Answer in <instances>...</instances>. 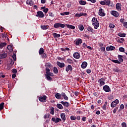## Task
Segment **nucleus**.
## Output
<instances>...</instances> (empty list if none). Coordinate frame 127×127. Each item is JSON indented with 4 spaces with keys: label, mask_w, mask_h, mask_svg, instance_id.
I'll list each match as a JSON object with an SVG mask.
<instances>
[{
    "label": "nucleus",
    "mask_w": 127,
    "mask_h": 127,
    "mask_svg": "<svg viewBox=\"0 0 127 127\" xmlns=\"http://www.w3.org/2000/svg\"><path fill=\"white\" fill-rule=\"evenodd\" d=\"M92 25L94 26L95 29H98V27L100 26V24H99V21H98V19L96 17H93L92 19Z\"/></svg>",
    "instance_id": "1"
},
{
    "label": "nucleus",
    "mask_w": 127,
    "mask_h": 127,
    "mask_svg": "<svg viewBox=\"0 0 127 127\" xmlns=\"http://www.w3.org/2000/svg\"><path fill=\"white\" fill-rule=\"evenodd\" d=\"M54 27L55 28H59V27H61V28H64V27H65V24L60 23H57L54 24Z\"/></svg>",
    "instance_id": "2"
},
{
    "label": "nucleus",
    "mask_w": 127,
    "mask_h": 127,
    "mask_svg": "<svg viewBox=\"0 0 127 127\" xmlns=\"http://www.w3.org/2000/svg\"><path fill=\"white\" fill-rule=\"evenodd\" d=\"M100 4L102 5H110L111 4V0H104L100 2Z\"/></svg>",
    "instance_id": "3"
},
{
    "label": "nucleus",
    "mask_w": 127,
    "mask_h": 127,
    "mask_svg": "<svg viewBox=\"0 0 127 127\" xmlns=\"http://www.w3.org/2000/svg\"><path fill=\"white\" fill-rule=\"evenodd\" d=\"M46 99H47V97L46 95H43L39 97V101L42 103H45L46 102Z\"/></svg>",
    "instance_id": "4"
},
{
    "label": "nucleus",
    "mask_w": 127,
    "mask_h": 127,
    "mask_svg": "<svg viewBox=\"0 0 127 127\" xmlns=\"http://www.w3.org/2000/svg\"><path fill=\"white\" fill-rule=\"evenodd\" d=\"M120 103V101L118 99H116L115 101H113L111 104V108H115L118 104Z\"/></svg>",
    "instance_id": "5"
},
{
    "label": "nucleus",
    "mask_w": 127,
    "mask_h": 127,
    "mask_svg": "<svg viewBox=\"0 0 127 127\" xmlns=\"http://www.w3.org/2000/svg\"><path fill=\"white\" fill-rule=\"evenodd\" d=\"M98 15H100V16H105L106 15V13H105V10H104L102 8H100L99 10Z\"/></svg>",
    "instance_id": "6"
},
{
    "label": "nucleus",
    "mask_w": 127,
    "mask_h": 127,
    "mask_svg": "<svg viewBox=\"0 0 127 127\" xmlns=\"http://www.w3.org/2000/svg\"><path fill=\"white\" fill-rule=\"evenodd\" d=\"M105 80L104 78H101L98 80V82L99 83L100 87H103V86L105 85Z\"/></svg>",
    "instance_id": "7"
},
{
    "label": "nucleus",
    "mask_w": 127,
    "mask_h": 127,
    "mask_svg": "<svg viewBox=\"0 0 127 127\" xmlns=\"http://www.w3.org/2000/svg\"><path fill=\"white\" fill-rule=\"evenodd\" d=\"M111 14L115 16V17H119L120 16V13L117 11L112 10L111 11Z\"/></svg>",
    "instance_id": "8"
},
{
    "label": "nucleus",
    "mask_w": 127,
    "mask_h": 127,
    "mask_svg": "<svg viewBox=\"0 0 127 127\" xmlns=\"http://www.w3.org/2000/svg\"><path fill=\"white\" fill-rule=\"evenodd\" d=\"M36 16H37V17L42 18L44 17L45 15L44 13H43V12H42V11H38L37 12V15H36Z\"/></svg>",
    "instance_id": "9"
},
{
    "label": "nucleus",
    "mask_w": 127,
    "mask_h": 127,
    "mask_svg": "<svg viewBox=\"0 0 127 127\" xmlns=\"http://www.w3.org/2000/svg\"><path fill=\"white\" fill-rule=\"evenodd\" d=\"M103 90L105 92H111V88H110V86L108 85H104L103 86Z\"/></svg>",
    "instance_id": "10"
},
{
    "label": "nucleus",
    "mask_w": 127,
    "mask_h": 127,
    "mask_svg": "<svg viewBox=\"0 0 127 127\" xmlns=\"http://www.w3.org/2000/svg\"><path fill=\"white\" fill-rule=\"evenodd\" d=\"M65 71L67 72H69V71H73V67H72V65L68 64L66 66Z\"/></svg>",
    "instance_id": "11"
},
{
    "label": "nucleus",
    "mask_w": 127,
    "mask_h": 127,
    "mask_svg": "<svg viewBox=\"0 0 127 127\" xmlns=\"http://www.w3.org/2000/svg\"><path fill=\"white\" fill-rule=\"evenodd\" d=\"M57 65L60 67V68H64L65 67V64L64 63H61L60 62H57Z\"/></svg>",
    "instance_id": "12"
},
{
    "label": "nucleus",
    "mask_w": 127,
    "mask_h": 127,
    "mask_svg": "<svg viewBox=\"0 0 127 127\" xmlns=\"http://www.w3.org/2000/svg\"><path fill=\"white\" fill-rule=\"evenodd\" d=\"M116 49V47L113 46H110L109 47H106V51H112L113 50H115Z\"/></svg>",
    "instance_id": "13"
},
{
    "label": "nucleus",
    "mask_w": 127,
    "mask_h": 127,
    "mask_svg": "<svg viewBox=\"0 0 127 127\" xmlns=\"http://www.w3.org/2000/svg\"><path fill=\"white\" fill-rule=\"evenodd\" d=\"M73 56L75 59H79L80 55L78 52H76L73 54Z\"/></svg>",
    "instance_id": "14"
},
{
    "label": "nucleus",
    "mask_w": 127,
    "mask_h": 127,
    "mask_svg": "<svg viewBox=\"0 0 127 127\" xmlns=\"http://www.w3.org/2000/svg\"><path fill=\"white\" fill-rule=\"evenodd\" d=\"M60 103L61 104L63 105L64 107H66V108H68V107L70 106V103H69V102H65L64 101H61Z\"/></svg>",
    "instance_id": "15"
},
{
    "label": "nucleus",
    "mask_w": 127,
    "mask_h": 127,
    "mask_svg": "<svg viewBox=\"0 0 127 127\" xmlns=\"http://www.w3.org/2000/svg\"><path fill=\"white\" fill-rule=\"evenodd\" d=\"M75 45L76 46H79L80 44L82 43V39H78L77 40H75Z\"/></svg>",
    "instance_id": "16"
},
{
    "label": "nucleus",
    "mask_w": 127,
    "mask_h": 127,
    "mask_svg": "<svg viewBox=\"0 0 127 127\" xmlns=\"http://www.w3.org/2000/svg\"><path fill=\"white\" fill-rule=\"evenodd\" d=\"M118 60L119 61V62H124V56H122L121 55H118Z\"/></svg>",
    "instance_id": "17"
},
{
    "label": "nucleus",
    "mask_w": 127,
    "mask_h": 127,
    "mask_svg": "<svg viewBox=\"0 0 127 127\" xmlns=\"http://www.w3.org/2000/svg\"><path fill=\"white\" fill-rule=\"evenodd\" d=\"M61 95L64 98V100H65V101L69 100V98L67 97V95H66V94H65V93L62 92Z\"/></svg>",
    "instance_id": "18"
},
{
    "label": "nucleus",
    "mask_w": 127,
    "mask_h": 127,
    "mask_svg": "<svg viewBox=\"0 0 127 127\" xmlns=\"http://www.w3.org/2000/svg\"><path fill=\"white\" fill-rule=\"evenodd\" d=\"M61 118L63 120V122L66 121V115L64 113H62L61 114Z\"/></svg>",
    "instance_id": "19"
},
{
    "label": "nucleus",
    "mask_w": 127,
    "mask_h": 127,
    "mask_svg": "<svg viewBox=\"0 0 127 127\" xmlns=\"http://www.w3.org/2000/svg\"><path fill=\"white\" fill-rule=\"evenodd\" d=\"M121 6H122V4L120 3H117L116 7V9H117V10H122V7Z\"/></svg>",
    "instance_id": "20"
},
{
    "label": "nucleus",
    "mask_w": 127,
    "mask_h": 127,
    "mask_svg": "<svg viewBox=\"0 0 127 127\" xmlns=\"http://www.w3.org/2000/svg\"><path fill=\"white\" fill-rule=\"evenodd\" d=\"M16 52H17L16 51H13L12 58L14 61H16Z\"/></svg>",
    "instance_id": "21"
},
{
    "label": "nucleus",
    "mask_w": 127,
    "mask_h": 127,
    "mask_svg": "<svg viewBox=\"0 0 127 127\" xmlns=\"http://www.w3.org/2000/svg\"><path fill=\"white\" fill-rule=\"evenodd\" d=\"M87 66H88V63L86 62H83L81 64V68H82V69H85Z\"/></svg>",
    "instance_id": "22"
},
{
    "label": "nucleus",
    "mask_w": 127,
    "mask_h": 127,
    "mask_svg": "<svg viewBox=\"0 0 127 127\" xmlns=\"http://www.w3.org/2000/svg\"><path fill=\"white\" fill-rule=\"evenodd\" d=\"M7 56L6 53H3L0 55V59H3Z\"/></svg>",
    "instance_id": "23"
},
{
    "label": "nucleus",
    "mask_w": 127,
    "mask_h": 127,
    "mask_svg": "<svg viewBox=\"0 0 127 127\" xmlns=\"http://www.w3.org/2000/svg\"><path fill=\"white\" fill-rule=\"evenodd\" d=\"M49 28V26L48 25H43L41 26V28L43 29V30H46V29H48Z\"/></svg>",
    "instance_id": "24"
},
{
    "label": "nucleus",
    "mask_w": 127,
    "mask_h": 127,
    "mask_svg": "<svg viewBox=\"0 0 127 127\" xmlns=\"http://www.w3.org/2000/svg\"><path fill=\"white\" fill-rule=\"evenodd\" d=\"M7 49L9 50V52H12V51H13V48L11 45H8L7 47Z\"/></svg>",
    "instance_id": "25"
},
{
    "label": "nucleus",
    "mask_w": 127,
    "mask_h": 127,
    "mask_svg": "<svg viewBox=\"0 0 127 127\" xmlns=\"http://www.w3.org/2000/svg\"><path fill=\"white\" fill-rule=\"evenodd\" d=\"M44 53V49L43 48H41L39 51V55H42Z\"/></svg>",
    "instance_id": "26"
},
{
    "label": "nucleus",
    "mask_w": 127,
    "mask_h": 127,
    "mask_svg": "<svg viewBox=\"0 0 127 127\" xmlns=\"http://www.w3.org/2000/svg\"><path fill=\"white\" fill-rule=\"evenodd\" d=\"M46 68H51L52 67V64L50 63H47L45 64Z\"/></svg>",
    "instance_id": "27"
},
{
    "label": "nucleus",
    "mask_w": 127,
    "mask_h": 127,
    "mask_svg": "<svg viewBox=\"0 0 127 127\" xmlns=\"http://www.w3.org/2000/svg\"><path fill=\"white\" fill-rule=\"evenodd\" d=\"M53 35L55 38H59L60 37V34L56 33H53Z\"/></svg>",
    "instance_id": "28"
},
{
    "label": "nucleus",
    "mask_w": 127,
    "mask_h": 127,
    "mask_svg": "<svg viewBox=\"0 0 127 127\" xmlns=\"http://www.w3.org/2000/svg\"><path fill=\"white\" fill-rule=\"evenodd\" d=\"M67 28H69L70 29H75V26L72 25L66 24Z\"/></svg>",
    "instance_id": "29"
},
{
    "label": "nucleus",
    "mask_w": 127,
    "mask_h": 127,
    "mask_svg": "<svg viewBox=\"0 0 127 127\" xmlns=\"http://www.w3.org/2000/svg\"><path fill=\"white\" fill-rule=\"evenodd\" d=\"M126 33H122L121 32H120L118 33V36H120V37H126Z\"/></svg>",
    "instance_id": "30"
},
{
    "label": "nucleus",
    "mask_w": 127,
    "mask_h": 127,
    "mask_svg": "<svg viewBox=\"0 0 127 127\" xmlns=\"http://www.w3.org/2000/svg\"><path fill=\"white\" fill-rule=\"evenodd\" d=\"M87 30L88 31H89L90 32H92V33H94V29L93 28H92L91 27L88 26L87 27Z\"/></svg>",
    "instance_id": "31"
},
{
    "label": "nucleus",
    "mask_w": 127,
    "mask_h": 127,
    "mask_svg": "<svg viewBox=\"0 0 127 127\" xmlns=\"http://www.w3.org/2000/svg\"><path fill=\"white\" fill-rule=\"evenodd\" d=\"M45 76L48 80H49L50 81L52 80V77L50 76V74H45Z\"/></svg>",
    "instance_id": "32"
},
{
    "label": "nucleus",
    "mask_w": 127,
    "mask_h": 127,
    "mask_svg": "<svg viewBox=\"0 0 127 127\" xmlns=\"http://www.w3.org/2000/svg\"><path fill=\"white\" fill-rule=\"evenodd\" d=\"M57 107L58 109H60V110H63V109H64L63 106H62V104H58Z\"/></svg>",
    "instance_id": "33"
},
{
    "label": "nucleus",
    "mask_w": 127,
    "mask_h": 127,
    "mask_svg": "<svg viewBox=\"0 0 127 127\" xmlns=\"http://www.w3.org/2000/svg\"><path fill=\"white\" fill-rule=\"evenodd\" d=\"M111 61L116 64H121V62L119 61L118 60H112Z\"/></svg>",
    "instance_id": "34"
},
{
    "label": "nucleus",
    "mask_w": 127,
    "mask_h": 127,
    "mask_svg": "<svg viewBox=\"0 0 127 127\" xmlns=\"http://www.w3.org/2000/svg\"><path fill=\"white\" fill-rule=\"evenodd\" d=\"M9 65L10 66V67H11L12 66H13V64H14V61H13V59H11L9 61Z\"/></svg>",
    "instance_id": "35"
},
{
    "label": "nucleus",
    "mask_w": 127,
    "mask_h": 127,
    "mask_svg": "<svg viewBox=\"0 0 127 127\" xmlns=\"http://www.w3.org/2000/svg\"><path fill=\"white\" fill-rule=\"evenodd\" d=\"M112 70L114 72H120V69L117 66L114 67Z\"/></svg>",
    "instance_id": "36"
},
{
    "label": "nucleus",
    "mask_w": 127,
    "mask_h": 127,
    "mask_svg": "<svg viewBox=\"0 0 127 127\" xmlns=\"http://www.w3.org/2000/svg\"><path fill=\"white\" fill-rule=\"evenodd\" d=\"M78 28L79 30H80L81 31H83V30H84V26H83V25L82 24L79 25Z\"/></svg>",
    "instance_id": "37"
},
{
    "label": "nucleus",
    "mask_w": 127,
    "mask_h": 127,
    "mask_svg": "<svg viewBox=\"0 0 127 127\" xmlns=\"http://www.w3.org/2000/svg\"><path fill=\"white\" fill-rule=\"evenodd\" d=\"M26 3L27 4H29V5H33V4L34 3V2H33V1H32V0H30V1H26Z\"/></svg>",
    "instance_id": "38"
},
{
    "label": "nucleus",
    "mask_w": 127,
    "mask_h": 127,
    "mask_svg": "<svg viewBox=\"0 0 127 127\" xmlns=\"http://www.w3.org/2000/svg\"><path fill=\"white\" fill-rule=\"evenodd\" d=\"M6 45V43H2L0 44V49H2L4 46Z\"/></svg>",
    "instance_id": "39"
},
{
    "label": "nucleus",
    "mask_w": 127,
    "mask_h": 127,
    "mask_svg": "<svg viewBox=\"0 0 127 127\" xmlns=\"http://www.w3.org/2000/svg\"><path fill=\"white\" fill-rule=\"evenodd\" d=\"M41 55L42 59H46V58H47V55L46 53H44L43 54Z\"/></svg>",
    "instance_id": "40"
},
{
    "label": "nucleus",
    "mask_w": 127,
    "mask_h": 127,
    "mask_svg": "<svg viewBox=\"0 0 127 127\" xmlns=\"http://www.w3.org/2000/svg\"><path fill=\"white\" fill-rule=\"evenodd\" d=\"M70 14V12H62L61 13V15H69V14Z\"/></svg>",
    "instance_id": "41"
},
{
    "label": "nucleus",
    "mask_w": 127,
    "mask_h": 127,
    "mask_svg": "<svg viewBox=\"0 0 127 127\" xmlns=\"http://www.w3.org/2000/svg\"><path fill=\"white\" fill-rule=\"evenodd\" d=\"M61 94L60 93H57L56 95H55V97L57 99H61Z\"/></svg>",
    "instance_id": "42"
},
{
    "label": "nucleus",
    "mask_w": 127,
    "mask_h": 127,
    "mask_svg": "<svg viewBox=\"0 0 127 127\" xmlns=\"http://www.w3.org/2000/svg\"><path fill=\"white\" fill-rule=\"evenodd\" d=\"M66 61L68 64H73V60H71V59H67Z\"/></svg>",
    "instance_id": "43"
},
{
    "label": "nucleus",
    "mask_w": 127,
    "mask_h": 127,
    "mask_svg": "<svg viewBox=\"0 0 127 127\" xmlns=\"http://www.w3.org/2000/svg\"><path fill=\"white\" fill-rule=\"evenodd\" d=\"M53 71L55 74H57V73H58V68H57V67H54Z\"/></svg>",
    "instance_id": "44"
},
{
    "label": "nucleus",
    "mask_w": 127,
    "mask_h": 127,
    "mask_svg": "<svg viewBox=\"0 0 127 127\" xmlns=\"http://www.w3.org/2000/svg\"><path fill=\"white\" fill-rule=\"evenodd\" d=\"M79 3L81 5H85L86 4V3H87V2L84 1V0H80L79 1Z\"/></svg>",
    "instance_id": "45"
},
{
    "label": "nucleus",
    "mask_w": 127,
    "mask_h": 127,
    "mask_svg": "<svg viewBox=\"0 0 127 127\" xmlns=\"http://www.w3.org/2000/svg\"><path fill=\"white\" fill-rule=\"evenodd\" d=\"M4 106V103L2 102L1 104H0V110L3 109Z\"/></svg>",
    "instance_id": "46"
},
{
    "label": "nucleus",
    "mask_w": 127,
    "mask_h": 127,
    "mask_svg": "<svg viewBox=\"0 0 127 127\" xmlns=\"http://www.w3.org/2000/svg\"><path fill=\"white\" fill-rule=\"evenodd\" d=\"M49 117H50V114H47L44 116V119H49Z\"/></svg>",
    "instance_id": "47"
},
{
    "label": "nucleus",
    "mask_w": 127,
    "mask_h": 127,
    "mask_svg": "<svg viewBox=\"0 0 127 127\" xmlns=\"http://www.w3.org/2000/svg\"><path fill=\"white\" fill-rule=\"evenodd\" d=\"M83 16V13H76L75 14L76 17H81V16Z\"/></svg>",
    "instance_id": "48"
},
{
    "label": "nucleus",
    "mask_w": 127,
    "mask_h": 127,
    "mask_svg": "<svg viewBox=\"0 0 127 127\" xmlns=\"http://www.w3.org/2000/svg\"><path fill=\"white\" fill-rule=\"evenodd\" d=\"M46 74H49L50 73V69L49 68H46Z\"/></svg>",
    "instance_id": "49"
},
{
    "label": "nucleus",
    "mask_w": 127,
    "mask_h": 127,
    "mask_svg": "<svg viewBox=\"0 0 127 127\" xmlns=\"http://www.w3.org/2000/svg\"><path fill=\"white\" fill-rule=\"evenodd\" d=\"M59 122H62V120H61V119H60V118H57L56 119L55 123L57 124V123H59Z\"/></svg>",
    "instance_id": "50"
},
{
    "label": "nucleus",
    "mask_w": 127,
    "mask_h": 127,
    "mask_svg": "<svg viewBox=\"0 0 127 127\" xmlns=\"http://www.w3.org/2000/svg\"><path fill=\"white\" fill-rule=\"evenodd\" d=\"M119 51L120 52H125V48L123 47L119 48Z\"/></svg>",
    "instance_id": "51"
},
{
    "label": "nucleus",
    "mask_w": 127,
    "mask_h": 127,
    "mask_svg": "<svg viewBox=\"0 0 127 127\" xmlns=\"http://www.w3.org/2000/svg\"><path fill=\"white\" fill-rule=\"evenodd\" d=\"M76 116H71L70 117V120H71L72 121H75V120H76Z\"/></svg>",
    "instance_id": "52"
},
{
    "label": "nucleus",
    "mask_w": 127,
    "mask_h": 127,
    "mask_svg": "<svg viewBox=\"0 0 127 127\" xmlns=\"http://www.w3.org/2000/svg\"><path fill=\"white\" fill-rule=\"evenodd\" d=\"M49 16H51V17H54L55 15L54 14L51 12H50L49 13Z\"/></svg>",
    "instance_id": "53"
},
{
    "label": "nucleus",
    "mask_w": 127,
    "mask_h": 127,
    "mask_svg": "<svg viewBox=\"0 0 127 127\" xmlns=\"http://www.w3.org/2000/svg\"><path fill=\"white\" fill-rule=\"evenodd\" d=\"M122 127H127V123L123 122L121 124Z\"/></svg>",
    "instance_id": "54"
},
{
    "label": "nucleus",
    "mask_w": 127,
    "mask_h": 127,
    "mask_svg": "<svg viewBox=\"0 0 127 127\" xmlns=\"http://www.w3.org/2000/svg\"><path fill=\"white\" fill-rule=\"evenodd\" d=\"M48 10H49V9H48V8H46L43 10V11H44L45 13H47L48 12Z\"/></svg>",
    "instance_id": "55"
},
{
    "label": "nucleus",
    "mask_w": 127,
    "mask_h": 127,
    "mask_svg": "<svg viewBox=\"0 0 127 127\" xmlns=\"http://www.w3.org/2000/svg\"><path fill=\"white\" fill-rule=\"evenodd\" d=\"M5 75L3 74V73L0 72V78H5Z\"/></svg>",
    "instance_id": "56"
},
{
    "label": "nucleus",
    "mask_w": 127,
    "mask_h": 127,
    "mask_svg": "<svg viewBox=\"0 0 127 127\" xmlns=\"http://www.w3.org/2000/svg\"><path fill=\"white\" fill-rule=\"evenodd\" d=\"M109 27H110V28H115V25H114V24H109Z\"/></svg>",
    "instance_id": "57"
},
{
    "label": "nucleus",
    "mask_w": 127,
    "mask_h": 127,
    "mask_svg": "<svg viewBox=\"0 0 127 127\" xmlns=\"http://www.w3.org/2000/svg\"><path fill=\"white\" fill-rule=\"evenodd\" d=\"M120 22H121V23H122L123 24H124L126 22H125V19H124V18H121V19H120Z\"/></svg>",
    "instance_id": "58"
},
{
    "label": "nucleus",
    "mask_w": 127,
    "mask_h": 127,
    "mask_svg": "<svg viewBox=\"0 0 127 127\" xmlns=\"http://www.w3.org/2000/svg\"><path fill=\"white\" fill-rule=\"evenodd\" d=\"M120 110H124L125 109V106L124 104H121L120 107Z\"/></svg>",
    "instance_id": "59"
},
{
    "label": "nucleus",
    "mask_w": 127,
    "mask_h": 127,
    "mask_svg": "<svg viewBox=\"0 0 127 127\" xmlns=\"http://www.w3.org/2000/svg\"><path fill=\"white\" fill-rule=\"evenodd\" d=\"M118 109H119V107H116L113 110L114 114H116V113H117V111H118Z\"/></svg>",
    "instance_id": "60"
},
{
    "label": "nucleus",
    "mask_w": 127,
    "mask_h": 127,
    "mask_svg": "<svg viewBox=\"0 0 127 127\" xmlns=\"http://www.w3.org/2000/svg\"><path fill=\"white\" fill-rule=\"evenodd\" d=\"M12 73L13 74H16V73H17V70L16 69H12Z\"/></svg>",
    "instance_id": "61"
},
{
    "label": "nucleus",
    "mask_w": 127,
    "mask_h": 127,
    "mask_svg": "<svg viewBox=\"0 0 127 127\" xmlns=\"http://www.w3.org/2000/svg\"><path fill=\"white\" fill-rule=\"evenodd\" d=\"M101 51H102V52H104V51H106V48L105 47H101Z\"/></svg>",
    "instance_id": "62"
},
{
    "label": "nucleus",
    "mask_w": 127,
    "mask_h": 127,
    "mask_svg": "<svg viewBox=\"0 0 127 127\" xmlns=\"http://www.w3.org/2000/svg\"><path fill=\"white\" fill-rule=\"evenodd\" d=\"M91 72H92V71L90 69H88L86 70V72L87 73V74H90Z\"/></svg>",
    "instance_id": "63"
},
{
    "label": "nucleus",
    "mask_w": 127,
    "mask_h": 127,
    "mask_svg": "<svg viewBox=\"0 0 127 127\" xmlns=\"http://www.w3.org/2000/svg\"><path fill=\"white\" fill-rule=\"evenodd\" d=\"M123 26H125L126 28H127V22H125L123 24Z\"/></svg>",
    "instance_id": "64"
}]
</instances>
